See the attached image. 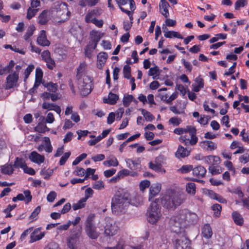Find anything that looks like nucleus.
<instances>
[{
	"instance_id": "864d4df0",
	"label": "nucleus",
	"mask_w": 249,
	"mask_h": 249,
	"mask_svg": "<svg viewBox=\"0 0 249 249\" xmlns=\"http://www.w3.org/2000/svg\"><path fill=\"white\" fill-rule=\"evenodd\" d=\"M92 188L98 190H103L105 188V183L102 180H98L92 184Z\"/></svg>"
},
{
	"instance_id": "a18cd8bd",
	"label": "nucleus",
	"mask_w": 249,
	"mask_h": 249,
	"mask_svg": "<svg viewBox=\"0 0 249 249\" xmlns=\"http://www.w3.org/2000/svg\"><path fill=\"white\" fill-rule=\"evenodd\" d=\"M196 185L193 182H189L186 184V191L187 193L194 195L196 194Z\"/></svg>"
},
{
	"instance_id": "603ef678",
	"label": "nucleus",
	"mask_w": 249,
	"mask_h": 249,
	"mask_svg": "<svg viewBox=\"0 0 249 249\" xmlns=\"http://www.w3.org/2000/svg\"><path fill=\"white\" fill-rule=\"evenodd\" d=\"M134 100V98L131 94L125 95L123 99L124 105L125 107H128Z\"/></svg>"
},
{
	"instance_id": "49530a36",
	"label": "nucleus",
	"mask_w": 249,
	"mask_h": 249,
	"mask_svg": "<svg viewBox=\"0 0 249 249\" xmlns=\"http://www.w3.org/2000/svg\"><path fill=\"white\" fill-rule=\"evenodd\" d=\"M91 36V40L94 41V42H98L102 36V34L99 33L96 31L93 30L90 33Z\"/></svg>"
},
{
	"instance_id": "37998d69",
	"label": "nucleus",
	"mask_w": 249,
	"mask_h": 249,
	"mask_svg": "<svg viewBox=\"0 0 249 249\" xmlns=\"http://www.w3.org/2000/svg\"><path fill=\"white\" fill-rule=\"evenodd\" d=\"M95 214L94 213H90L88 216L85 221V227H89L95 226L94 220Z\"/></svg>"
},
{
	"instance_id": "dca6fc26",
	"label": "nucleus",
	"mask_w": 249,
	"mask_h": 249,
	"mask_svg": "<svg viewBox=\"0 0 249 249\" xmlns=\"http://www.w3.org/2000/svg\"><path fill=\"white\" fill-rule=\"evenodd\" d=\"M200 146L206 151H213L217 148V144L211 141H203L200 142Z\"/></svg>"
},
{
	"instance_id": "4c0bfd02",
	"label": "nucleus",
	"mask_w": 249,
	"mask_h": 249,
	"mask_svg": "<svg viewBox=\"0 0 249 249\" xmlns=\"http://www.w3.org/2000/svg\"><path fill=\"white\" fill-rule=\"evenodd\" d=\"M196 129L193 127L189 132L191 136V139H190V145H195L198 141V138L196 136Z\"/></svg>"
},
{
	"instance_id": "aec40b11",
	"label": "nucleus",
	"mask_w": 249,
	"mask_h": 249,
	"mask_svg": "<svg viewBox=\"0 0 249 249\" xmlns=\"http://www.w3.org/2000/svg\"><path fill=\"white\" fill-rule=\"evenodd\" d=\"M220 158L217 156L209 155L205 156L203 158V162L208 164H218L220 163Z\"/></svg>"
},
{
	"instance_id": "bb28decb",
	"label": "nucleus",
	"mask_w": 249,
	"mask_h": 249,
	"mask_svg": "<svg viewBox=\"0 0 249 249\" xmlns=\"http://www.w3.org/2000/svg\"><path fill=\"white\" fill-rule=\"evenodd\" d=\"M201 234L202 237L206 239L211 238L213 235V231L210 225L205 224L204 225L202 229Z\"/></svg>"
},
{
	"instance_id": "20e7f679",
	"label": "nucleus",
	"mask_w": 249,
	"mask_h": 249,
	"mask_svg": "<svg viewBox=\"0 0 249 249\" xmlns=\"http://www.w3.org/2000/svg\"><path fill=\"white\" fill-rule=\"evenodd\" d=\"M52 18L55 23H61L68 20L71 13L65 2L56 1L51 7Z\"/></svg>"
},
{
	"instance_id": "a211bd4d",
	"label": "nucleus",
	"mask_w": 249,
	"mask_h": 249,
	"mask_svg": "<svg viewBox=\"0 0 249 249\" xmlns=\"http://www.w3.org/2000/svg\"><path fill=\"white\" fill-rule=\"evenodd\" d=\"M169 6V4L166 0L160 1L159 3L160 12L165 18H167L169 17V12L168 9Z\"/></svg>"
},
{
	"instance_id": "412c9836",
	"label": "nucleus",
	"mask_w": 249,
	"mask_h": 249,
	"mask_svg": "<svg viewBox=\"0 0 249 249\" xmlns=\"http://www.w3.org/2000/svg\"><path fill=\"white\" fill-rule=\"evenodd\" d=\"M85 231L88 237L92 239L97 238L99 235V233L97 231L95 226L85 227Z\"/></svg>"
},
{
	"instance_id": "c756f323",
	"label": "nucleus",
	"mask_w": 249,
	"mask_h": 249,
	"mask_svg": "<svg viewBox=\"0 0 249 249\" xmlns=\"http://www.w3.org/2000/svg\"><path fill=\"white\" fill-rule=\"evenodd\" d=\"M177 94H158L157 97L166 103L169 104L177 98Z\"/></svg>"
},
{
	"instance_id": "f257e3e1",
	"label": "nucleus",
	"mask_w": 249,
	"mask_h": 249,
	"mask_svg": "<svg viewBox=\"0 0 249 249\" xmlns=\"http://www.w3.org/2000/svg\"><path fill=\"white\" fill-rule=\"evenodd\" d=\"M87 64L80 63L76 69V79L79 89L84 93H90L92 89V78L87 74Z\"/></svg>"
},
{
	"instance_id": "0e129e2a",
	"label": "nucleus",
	"mask_w": 249,
	"mask_h": 249,
	"mask_svg": "<svg viewBox=\"0 0 249 249\" xmlns=\"http://www.w3.org/2000/svg\"><path fill=\"white\" fill-rule=\"evenodd\" d=\"M193 166L191 165H186L182 166L180 169L179 171L182 174L188 173L191 171H193Z\"/></svg>"
},
{
	"instance_id": "9d476101",
	"label": "nucleus",
	"mask_w": 249,
	"mask_h": 249,
	"mask_svg": "<svg viewBox=\"0 0 249 249\" xmlns=\"http://www.w3.org/2000/svg\"><path fill=\"white\" fill-rule=\"evenodd\" d=\"M42 60L46 63L47 67L50 70H53L55 67L54 60L51 58V53L48 50L44 51L41 54Z\"/></svg>"
},
{
	"instance_id": "7ed1b4c3",
	"label": "nucleus",
	"mask_w": 249,
	"mask_h": 249,
	"mask_svg": "<svg viewBox=\"0 0 249 249\" xmlns=\"http://www.w3.org/2000/svg\"><path fill=\"white\" fill-rule=\"evenodd\" d=\"M191 214L187 210L178 211L171 218L170 222L173 231L177 233H183L186 225V221Z\"/></svg>"
},
{
	"instance_id": "72a5a7b5",
	"label": "nucleus",
	"mask_w": 249,
	"mask_h": 249,
	"mask_svg": "<svg viewBox=\"0 0 249 249\" xmlns=\"http://www.w3.org/2000/svg\"><path fill=\"white\" fill-rule=\"evenodd\" d=\"M97 16V11L95 10L89 12L85 16V19L86 22L88 23L92 22L96 18Z\"/></svg>"
},
{
	"instance_id": "f8f14e48",
	"label": "nucleus",
	"mask_w": 249,
	"mask_h": 249,
	"mask_svg": "<svg viewBox=\"0 0 249 249\" xmlns=\"http://www.w3.org/2000/svg\"><path fill=\"white\" fill-rule=\"evenodd\" d=\"M186 106V103L185 100L178 101L177 104L170 107V109L176 114H184Z\"/></svg>"
},
{
	"instance_id": "8fccbe9b",
	"label": "nucleus",
	"mask_w": 249,
	"mask_h": 249,
	"mask_svg": "<svg viewBox=\"0 0 249 249\" xmlns=\"http://www.w3.org/2000/svg\"><path fill=\"white\" fill-rule=\"evenodd\" d=\"M26 165L24 160L21 158H17L14 166L16 168H20L23 169Z\"/></svg>"
},
{
	"instance_id": "69168bd1",
	"label": "nucleus",
	"mask_w": 249,
	"mask_h": 249,
	"mask_svg": "<svg viewBox=\"0 0 249 249\" xmlns=\"http://www.w3.org/2000/svg\"><path fill=\"white\" fill-rule=\"evenodd\" d=\"M35 67L33 65H29L24 71V80L27 79L30 75L31 72L34 70Z\"/></svg>"
},
{
	"instance_id": "f03ea898",
	"label": "nucleus",
	"mask_w": 249,
	"mask_h": 249,
	"mask_svg": "<svg viewBox=\"0 0 249 249\" xmlns=\"http://www.w3.org/2000/svg\"><path fill=\"white\" fill-rule=\"evenodd\" d=\"M129 193L124 192L116 194L112 198L111 210L115 215L124 213L129 207Z\"/></svg>"
},
{
	"instance_id": "79ce46f5",
	"label": "nucleus",
	"mask_w": 249,
	"mask_h": 249,
	"mask_svg": "<svg viewBox=\"0 0 249 249\" xmlns=\"http://www.w3.org/2000/svg\"><path fill=\"white\" fill-rule=\"evenodd\" d=\"M43 85L48 90L52 92H55L58 88L57 84L53 82L43 83Z\"/></svg>"
},
{
	"instance_id": "4d7b16f0",
	"label": "nucleus",
	"mask_w": 249,
	"mask_h": 249,
	"mask_svg": "<svg viewBox=\"0 0 249 249\" xmlns=\"http://www.w3.org/2000/svg\"><path fill=\"white\" fill-rule=\"evenodd\" d=\"M182 121V120L178 117H172L169 120V123L174 126H178Z\"/></svg>"
},
{
	"instance_id": "de8ad7c7",
	"label": "nucleus",
	"mask_w": 249,
	"mask_h": 249,
	"mask_svg": "<svg viewBox=\"0 0 249 249\" xmlns=\"http://www.w3.org/2000/svg\"><path fill=\"white\" fill-rule=\"evenodd\" d=\"M141 113L147 121L152 122L155 119V117L150 112L144 109L141 110Z\"/></svg>"
},
{
	"instance_id": "4468645a",
	"label": "nucleus",
	"mask_w": 249,
	"mask_h": 249,
	"mask_svg": "<svg viewBox=\"0 0 249 249\" xmlns=\"http://www.w3.org/2000/svg\"><path fill=\"white\" fill-rule=\"evenodd\" d=\"M161 188L160 183L157 182L153 184L149 188V200L152 201L155 196L158 195Z\"/></svg>"
},
{
	"instance_id": "6e6d98bb",
	"label": "nucleus",
	"mask_w": 249,
	"mask_h": 249,
	"mask_svg": "<svg viewBox=\"0 0 249 249\" xmlns=\"http://www.w3.org/2000/svg\"><path fill=\"white\" fill-rule=\"evenodd\" d=\"M23 195L24 196V202L26 204H28L32 201V196L31 191L29 190H26L23 191Z\"/></svg>"
},
{
	"instance_id": "473e14b6",
	"label": "nucleus",
	"mask_w": 249,
	"mask_h": 249,
	"mask_svg": "<svg viewBox=\"0 0 249 249\" xmlns=\"http://www.w3.org/2000/svg\"><path fill=\"white\" fill-rule=\"evenodd\" d=\"M149 167L157 172L162 174L165 173V170L162 168L161 165L157 163L156 161L155 162H150L149 163Z\"/></svg>"
},
{
	"instance_id": "9b49d317",
	"label": "nucleus",
	"mask_w": 249,
	"mask_h": 249,
	"mask_svg": "<svg viewBox=\"0 0 249 249\" xmlns=\"http://www.w3.org/2000/svg\"><path fill=\"white\" fill-rule=\"evenodd\" d=\"M52 18V10L50 9L44 10L38 17V22L41 25H45Z\"/></svg>"
},
{
	"instance_id": "f3484780",
	"label": "nucleus",
	"mask_w": 249,
	"mask_h": 249,
	"mask_svg": "<svg viewBox=\"0 0 249 249\" xmlns=\"http://www.w3.org/2000/svg\"><path fill=\"white\" fill-rule=\"evenodd\" d=\"M37 42L38 45L42 46H49L50 44V41L47 39L46 32L41 30L37 38Z\"/></svg>"
},
{
	"instance_id": "f704fd0d",
	"label": "nucleus",
	"mask_w": 249,
	"mask_h": 249,
	"mask_svg": "<svg viewBox=\"0 0 249 249\" xmlns=\"http://www.w3.org/2000/svg\"><path fill=\"white\" fill-rule=\"evenodd\" d=\"M103 164L107 167H116L118 165L119 162L117 159L115 157H112L110 159L104 161Z\"/></svg>"
},
{
	"instance_id": "c85d7f7f",
	"label": "nucleus",
	"mask_w": 249,
	"mask_h": 249,
	"mask_svg": "<svg viewBox=\"0 0 249 249\" xmlns=\"http://www.w3.org/2000/svg\"><path fill=\"white\" fill-rule=\"evenodd\" d=\"M44 145V149L46 152L50 153L53 151V146L51 144L50 139L48 137H44L42 142Z\"/></svg>"
},
{
	"instance_id": "5701e85b",
	"label": "nucleus",
	"mask_w": 249,
	"mask_h": 249,
	"mask_svg": "<svg viewBox=\"0 0 249 249\" xmlns=\"http://www.w3.org/2000/svg\"><path fill=\"white\" fill-rule=\"evenodd\" d=\"M163 32L164 33V36L166 38H171L172 37L178 38L179 39H182L183 36L178 32L174 31H167L166 27H162Z\"/></svg>"
},
{
	"instance_id": "a19ab883",
	"label": "nucleus",
	"mask_w": 249,
	"mask_h": 249,
	"mask_svg": "<svg viewBox=\"0 0 249 249\" xmlns=\"http://www.w3.org/2000/svg\"><path fill=\"white\" fill-rule=\"evenodd\" d=\"M34 129L35 131L40 133H44L50 130V129L45 124L40 123H39Z\"/></svg>"
},
{
	"instance_id": "c03bdc74",
	"label": "nucleus",
	"mask_w": 249,
	"mask_h": 249,
	"mask_svg": "<svg viewBox=\"0 0 249 249\" xmlns=\"http://www.w3.org/2000/svg\"><path fill=\"white\" fill-rule=\"evenodd\" d=\"M86 201L84 198H81L78 202L72 204L73 210L76 211L84 208L86 205Z\"/></svg>"
},
{
	"instance_id": "cd10ccee",
	"label": "nucleus",
	"mask_w": 249,
	"mask_h": 249,
	"mask_svg": "<svg viewBox=\"0 0 249 249\" xmlns=\"http://www.w3.org/2000/svg\"><path fill=\"white\" fill-rule=\"evenodd\" d=\"M142 202V198L139 196H132L129 194V206L130 205L138 206Z\"/></svg>"
},
{
	"instance_id": "2f4dec72",
	"label": "nucleus",
	"mask_w": 249,
	"mask_h": 249,
	"mask_svg": "<svg viewBox=\"0 0 249 249\" xmlns=\"http://www.w3.org/2000/svg\"><path fill=\"white\" fill-rule=\"evenodd\" d=\"M119 99L117 94H108L107 97H105L103 98V102L105 103L114 105Z\"/></svg>"
},
{
	"instance_id": "423d86ee",
	"label": "nucleus",
	"mask_w": 249,
	"mask_h": 249,
	"mask_svg": "<svg viewBox=\"0 0 249 249\" xmlns=\"http://www.w3.org/2000/svg\"><path fill=\"white\" fill-rule=\"evenodd\" d=\"M158 199L151 202L146 213L147 219L151 224H156L161 218L162 214L158 204Z\"/></svg>"
},
{
	"instance_id": "338daca9",
	"label": "nucleus",
	"mask_w": 249,
	"mask_h": 249,
	"mask_svg": "<svg viewBox=\"0 0 249 249\" xmlns=\"http://www.w3.org/2000/svg\"><path fill=\"white\" fill-rule=\"evenodd\" d=\"M73 174L75 176L83 177L85 174V171L81 167H76L75 170L73 171Z\"/></svg>"
},
{
	"instance_id": "680f3d73",
	"label": "nucleus",
	"mask_w": 249,
	"mask_h": 249,
	"mask_svg": "<svg viewBox=\"0 0 249 249\" xmlns=\"http://www.w3.org/2000/svg\"><path fill=\"white\" fill-rule=\"evenodd\" d=\"M123 73L124 77L127 79L131 77V68L128 65H125L123 68Z\"/></svg>"
},
{
	"instance_id": "39448f33",
	"label": "nucleus",
	"mask_w": 249,
	"mask_h": 249,
	"mask_svg": "<svg viewBox=\"0 0 249 249\" xmlns=\"http://www.w3.org/2000/svg\"><path fill=\"white\" fill-rule=\"evenodd\" d=\"M183 201V195L174 190H168L161 198L163 206L168 209H175Z\"/></svg>"
},
{
	"instance_id": "09e8293b",
	"label": "nucleus",
	"mask_w": 249,
	"mask_h": 249,
	"mask_svg": "<svg viewBox=\"0 0 249 249\" xmlns=\"http://www.w3.org/2000/svg\"><path fill=\"white\" fill-rule=\"evenodd\" d=\"M35 30V27L33 25H31L28 28L26 34L24 36V38L25 40L27 41L29 38L33 35L34 32Z\"/></svg>"
},
{
	"instance_id": "58836bf2",
	"label": "nucleus",
	"mask_w": 249,
	"mask_h": 249,
	"mask_svg": "<svg viewBox=\"0 0 249 249\" xmlns=\"http://www.w3.org/2000/svg\"><path fill=\"white\" fill-rule=\"evenodd\" d=\"M1 172L5 175H11L14 172L13 166L11 164H5L1 167Z\"/></svg>"
},
{
	"instance_id": "5fc2aeb1",
	"label": "nucleus",
	"mask_w": 249,
	"mask_h": 249,
	"mask_svg": "<svg viewBox=\"0 0 249 249\" xmlns=\"http://www.w3.org/2000/svg\"><path fill=\"white\" fill-rule=\"evenodd\" d=\"M212 209L213 211L214 216L215 217L219 216L222 209L221 206L218 204H215L212 206Z\"/></svg>"
},
{
	"instance_id": "a878e982",
	"label": "nucleus",
	"mask_w": 249,
	"mask_h": 249,
	"mask_svg": "<svg viewBox=\"0 0 249 249\" xmlns=\"http://www.w3.org/2000/svg\"><path fill=\"white\" fill-rule=\"evenodd\" d=\"M206 173V169L202 166L199 165L193 168V174L194 176L198 178H201L205 176Z\"/></svg>"
},
{
	"instance_id": "774afa93",
	"label": "nucleus",
	"mask_w": 249,
	"mask_h": 249,
	"mask_svg": "<svg viewBox=\"0 0 249 249\" xmlns=\"http://www.w3.org/2000/svg\"><path fill=\"white\" fill-rule=\"evenodd\" d=\"M93 191L91 188H88L85 191V196L83 197L86 201L92 196Z\"/></svg>"
},
{
	"instance_id": "4be33fe9",
	"label": "nucleus",
	"mask_w": 249,
	"mask_h": 249,
	"mask_svg": "<svg viewBox=\"0 0 249 249\" xmlns=\"http://www.w3.org/2000/svg\"><path fill=\"white\" fill-rule=\"evenodd\" d=\"M108 57L106 53L101 52L97 55V67L99 69H102Z\"/></svg>"
},
{
	"instance_id": "e2e57ef3",
	"label": "nucleus",
	"mask_w": 249,
	"mask_h": 249,
	"mask_svg": "<svg viewBox=\"0 0 249 249\" xmlns=\"http://www.w3.org/2000/svg\"><path fill=\"white\" fill-rule=\"evenodd\" d=\"M150 185V182L148 180H144L142 181L139 185L140 189L141 191L143 192L146 188H148Z\"/></svg>"
},
{
	"instance_id": "393cba45",
	"label": "nucleus",
	"mask_w": 249,
	"mask_h": 249,
	"mask_svg": "<svg viewBox=\"0 0 249 249\" xmlns=\"http://www.w3.org/2000/svg\"><path fill=\"white\" fill-rule=\"evenodd\" d=\"M204 82L202 78L198 76L197 77L194 83L192 84L193 91L196 92H198L200 89L203 88Z\"/></svg>"
},
{
	"instance_id": "b1692460",
	"label": "nucleus",
	"mask_w": 249,
	"mask_h": 249,
	"mask_svg": "<svg viewBox=\"0 0 249 249\" xmlns=\"http://www.w3.org/2000/svg\"><path fill=\"white\" fill-rule=\"evenodd\" d=\"M190 153V151L187 148H184L181 145H179L176 152V157L178 158H184L188 157Z\"/></svg>"
},
{
	"instance_id": "0eeeda50",
	"label": "nucleus",
	"mask_w": 249,
	"mask_h": 249,
	"mask_svg": "<svg viewBox=\"0 0 249 249\" xmlns=\"http://www.w3.org/2000/svg\"><path fill=\"white\" fill-rule=\"evenodd\" d=\"M101 223V225L99 228L103 227L105 234L107 236H112L116 235L119 231L120 229L116 221L109 217H106Z\"/></svg>"
},
{
	"instance_id": "6e6552de",
	"label": "nucleus",
	"mask_w": 249,
	"mask_h": 249,
	"mask_svg": "<svg viewBox=\"0 0 249 249\" xmlns=\"http://www.w3.org/2000/svg\"><path fill=\"white\" fill-rule=\"evenodd\" d=\"M181 235L180 237L177 238L174 243L175 249H189L190 248V241L185 237L183 233H179Z\"/></svg>"
},
{
	"instance_id": "052dcab7",
	"label": "nucleus",
	"mask_w": 249,
	"mask_h": 249,
	"mask_svg": "<svg viewBox=\"0 0 249 249\" xmlns=\"http://www.w3.org/2000/svg\"><path fill=\"white\" fill-rule=\"evenodd\" d=\"M38 10L36 9H34L32 7H29L28 9L27 13V18L29 19L32 18L33 17H34L36 13L37 12Z\"/></svg>"
},
{
	"instance_id": "bf43d9fd",
	"label": "nucleus",
	"mask_w": 249,
	"mask_h": 249,
	"mask_svg": "<svg viewBox=\"0 0 249 249\" xmlns=\"http://www.w3.org/2000/svg\"><path fill=\"white\" fill-rule=\"evenodd\" d=\"M3 47L5 49H10L14 52L18 53L20 54H24L25 51L23 50H20L15 46H12L11 45H4Z\"/></svg>"
},
{
	"instance_id": "1a4fd4ad",
	"label": "nucleus",
	"mask_w": 249,
	"mask_h": 249,
	"mask_svg": "<svg viewBox=\"0 0 249 249\" xmlns=\"http://www.w3.org/2000/svg\"><path fill=\"white\" fill-rule=\"evenodd\" d=\"M18 79L19 75L11 72L6 78L5 89H9L17 87L18 86Z\"/></svg>"
},
{
	"instance_id": "ddd939ff",
	"label": "nucleus",
	"mask_w": 249,
	"mask_h": 249,
	"mask_svg": "<svg viewBox=\"0 0 249 249\" xmlns=\"http://www.w3.org/2000/svg\"><path fill=\"white\" fill-rule=\"evenodd\" d=\"M45 234V232L41 231V228L34 229L30 235V242L33 243L41 240L44 237Z\"/></svg>"
},
{
	"instance_id": "ea45409f",
	"label": "nucleus",
	"mask_w": 249,
	"mask_h": 249,
	"mask_svg": "<svg viewBox=\"0 0 249 249\" xmlns=\"http://www.w3.org/2000/svg\"><path fill=\"white\" fill-rule=\"evenodd\" d=\"M194 126H187L185 128H177L174 129V133L177 135H183L186 133L189 132L192 130V128H193Z\"/></svg>"
},
{
	"instance_id": "3c124183",
	"label": "nucleus",
	"mask_w": 249,
	"mask_h": 249,
	"mask_svg": "<svg viewBox=\"0 0 249 249\" xmlns=\"http://www.w3.org/2000/svg\"><path fill=\"white\" fill-rule=\"evenodd\" d=\"M209 171L213 175H215L220 174L222 172V169L221 167L218 166H210L209 167Z\"/></svg>"
},
{
	"instance_id": "c9c22d12",
	"label": "nucleus",
	"mask_w": 249,
	"mask_h": 249,
	"mask_svg": "<svg viewBox=\"0 0 249 249\" xmlns=\"http://www.w3.org/2000/svg\"><path fill=\"white\" fill-rule=\"evenodd\" d=\"M78 241V237L77 235L75 234L71 236L67 241L68 246L71 249H74L75 245Z\"/></svg>"
},
{
	"instance_id": "13d9d810",
	"label": "nucleus",
	"mask_w": 249,
	"mask_h": 249,
	"mask_svg": "<svg viewBox=\"0 0 249 249\" xmlns=\"http://www.w3.org/2000/svg\"><path fill=\"white\" fill-rule=\"evenodd\" d=\"M40 207L37 206L32 213L29 216V219L32 221H34L36 219V217L40 212Z\"/></svg>"
},
{
	"instance_id": "e433bc0d",
	"label": "nucleus",
	"mask_w": 249,
	"mask_h": 249,
	"mask_svg": "<svg viewBox=\"0 0 249 249\" xmlns=\"http://www.w3.org/2000/svg\"><path fill=\"white\" fill-rule=\"evenodd\" d=\"M233 219L237 225H242L244 222V219L242 215L237 212H233L232 213Z\"/></svg>"
},
{
	"instance_id": "6ab92c4d",
	"label": "nucleus",
	"mask_w": 249,
	"mask_h": 249,
	"mask_svg": "<svg viewBox=\"0 0 249 249\" xmlns=\"http://www.w3.org/2000/svg\"><path fill=\"white\" fill-rule=\"evenodd\" d=\"M125 162L127 166L130 169L132 170H135L137 169L141 163L140 160L139 158H135L134 159H126L125 160Z\"/></svg>"
},
{
	"instance_id": "7c9ffc66",
	"label": "nucleus",
	"mask_w": 249,
	"mask_h": 249,
	"mask_svg": "<svg viewBox=\"0 0 249 249\" xmlns=\"http://www.w3.org/2000/svg\"><path fill=\"white\" fill-rule=\"evenodd\" d=\"M118 6H119L121 11L125 13H126L129 17L130 20H132V14L131 12L126 9H125L124 8L122 7V5H124L126 4L129 0H115Z\"/></svg>"
},
{
	"instance_id": "2eb2a0df",
	"label": "nucleus",
	"mask_w": 249,
	"mask_h": 249,
	"mask_svg": "<svg viewBox=\"0 0 249 249\" xmlns=\"http://www.w3.org/2000/svg\"><path fill=\"white\" fill-rule=\"evenodd\" d=\"M30 160L36 164H41L45 161L44 156L38 153L36 151L32 152L29 155Z\"/></svg>"
}]
</instances>
